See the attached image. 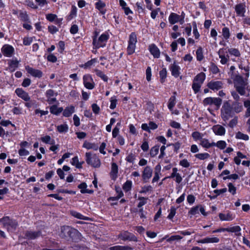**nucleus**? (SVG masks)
Wrapping results in <instances>:
<instances>
[{
	"label": "nucleus",
	"mask_w": 250,
	"mask_h": 250,
	"mask_svg": "<svg viewBox=\"0 0 250 250\" xmlns=\"http://www.w3.org/2000/svg\"><path fill=\"white\" fill-rule=\"evenodd\" d=\"M159 146H155L152 147L150 151V155L152 157L155 156L159 152Z\"/></svg>",
	"instance_id": "nucleus-41"
},
{
	"label": "nucleus",
	"mask_w": 250,
	"mask_h": 250,
	"mask_svg": "<svg viewBox=\"0 0 250 250\" xmlns=\"http://www.w3.org/2000/svg\"><path fill=\"white\" fill-rule=\"evenodd\" d=\"M83 83L85 88L92 89L95 87V83L91 75L87 74L83 76Z\"/></svg>",
	"instance_id": "nucleus-6"
},
{
	"label": "nucleus",
	"mask_w": 250,
	"mask_h": 250,
	"mask_svg": "<svg viewBox=\"0 0 250 250\" xmlns=\"http://www.w3.org/2000/svg\"><path fill=\"white\" fill-rule=\"evenodd\" d=\"M219 242V239L217 237H206L197 241L198 243H217Z\"/></svg>",
	"instance_id": "nucleus-15"
},
{
	"label": "nucleus",
	"mask_w": 250,
	"mask_h": 250,
	"mask_svg": "<svg viewBox=\"0 0 250 250\" xmlns=\"http://www.w3.org/2000/svg\"><path fill=\"white\" fill-rule=\"evenodd\" d=\"M95 5L96 8L99 10H102L105 6V3L101 0H99L96 3Z\"/></svg>",
	"instance_id": "nucleus-58"
},
{
	"label": "nucleus",
	"mask_w": 250,
	"mask_h": 250,
	"mask_svg": "<svg viewBox=\"0 0 250 250\" xmlns=\"http://www.w3.org/2000/svg\"><path fill=\"white\" fill-rule=\"evenodd\" d=\"M63 110L62 107H58L57 105H54L50 107V112L54 115H58Z\"/></svg>",
	"instance_id": "nucleus-30"
},
{
	"label": "nucleus",
	"mask_w": 250,
	"mask_h": 250,
	"mask_svg": "<svg viewBox=\"0 0 250 250\" xmlns=\"http://www.w3.org/2000/svg\"><path fill=\"white\" fill-rule=\"evenodd\" d=\"M222 99L219 98L208 97L205 98L203 101L205 105H215L218 108L222 104Z\"/></svg>",
	"instance_id": "nucleus-5"
},
{
	"label": "nucleus",
	"mask_w": 250,
	"mask_h": 250,
	"mask_svg": "<svg viewBox=\"0 0 250 250\" xmlns=\"http://www.w3.org/2000/svg\"><path fill=\"white\" fill-rule=\"evenodd\" d=\"M246 83L243 84H237L235 85L236 92L241 96L245 95L246 94Z\"/></svg>",
	"instance_id": "nucleus-25"
},
{
	"label": "nucleus",
	"mask_w": 250,
	"mask_h": 250,
	"mask_svg": "<svg viewBox=\"0 0 250 250\" xmlns=\"http://www.w3.org/2000/svg\"><path fill=\"white\" fill-rule=\"evenodd\" d=\"M231 104V107L233 112L238 113L242 112L243 110V106L242 103L240 101H233Z\"/></svg>",
	"instance_id": "nucleus-10"
},
{
	"label": "nucleus",
	"mask_w": 250,
	"mask_h": 250,
	"mask_svg": "<svg viewBox=\"0 0 250 250\" xmlns=\"http://www.w3.org/2000/svg\"><path fill=\"white\" fill-rule=\"evenodd\" d=\"M170 213L168 214L167 218L169 219H172L176 213V208L172 207L170 208Z\"/></svg>",
	"instance_id": "nucleus-60"
},
{
	"label": "nucleus",
	"mask_w": 250,
	"mask_h": 250,
	"mask_svg": "<svg viewBox=\"0 0 250 250\" xmlns=\"http://www.w3.org/2000/svg\"><path fill=\"white\" fill-rule=\"evenodd\" d=\"M235 11L236 13L237 16L243 17L245 16L246 12V5L244 3H241L236 4L235 6Z\"/></svg>",
	"instance_id": "nucleus-7"
},
{
	"label": "nucleus",
	"mask_w": 250,
	"mask_h": 250,
	"mask_svg": "<svg viewBox=\"0 0 250 250\" xmlns=\"http://www.w3.org/2000/svg\"><path fill=\"white\" fill-rule=\"evenodd\" d=\"M118 172V167L117 164L113 163L111 165V171L110 172L111 175L113 179H115L117 177V173Z\"/></svg>",
	"instance_id": "nucleus-29"
},
{
	"label": "nucleus",
	"mask_w": 250,
	"mask_h": 250,
	"mask_svg": "<svg viewBox=\"0 0 250 250\" xmlns=\"http://www.w3.org/2000/svg\"><path fill=\"white\" fill-rule=\"evenodd\" d=\"M219 217L221 221H230L232 220L234 217L232 215V214L229 212L227 213V214L225 213H219Z\"/></svg>",
	"instance_id": "nucleus-18"
},
{
	"label": "nucleus",
	"mask_w": 250,
	"mask_h": 250,
	"mask_svg": "<svg viewBox=\"0 0 250 250\" xmlns=\"http://www.w3.org/2000/svg\"><path fill=\"white\" fill-rule=\"evenodd\" d=\"M83 146L87 149H92L95 150H98L99 146L95 144L91 143L87 141H85L83 144Z\"/></svg>",
	"instance_id": "nucleus-28"
},
{
	"label": "nucleus",
	"mask_w": 250,
	"mask_h": 250,
	"mask_svg": "<svg viewBox=\"0 0 250 250\" xmlns=\"http://www.w3.org/2000/svg\"><path fill=\"white\" fill-rule=\"evenodd\" d=\"M160 76L161 79V82H164V80L166 78L167 76V70L166 68L163 69L160 72Z\"/></svg>",
	"instance_id": "nucleus-56"
},
{
	"label": "nucleus",
	"mask_w": 250,
	"mask_h": 250,
	"mask_svg": "<svg viewBox=\"0 0 250 250\" xmlns=\"http://www.w3.org/2000/svg\"><path fill=\"white\" fill-rule=\"evenodd\" d=\"M120 237L123 240H129L133 241H137V238L134 236V235L127 231L121 234Z\"/></svg>",
	"instance_id": "nucleus-14"
},
{
	"label": "nucleus",
	"mask_w": 250,
	"mask_h": 250,
	"mask_svg": "<svg viewBox=\"0 0 250 250\" xmlns=\"http://www.w3.org/2000/svg\"><path fill=\"white\" fill-rule=\"evenodd\" d=\"M19 62L16 59L10 60L9 61L8 64L13 71L15 70L16 68L18 67Z\"/></svg>",
	"instance_id": "nucleus-32"
},
{
	"label": "nucleus",
	"mask_w": 250,
	"mask_h": 250,
	"mask_svg": "<svg viewBox=\"0 0 250 250\" xmlns=\"http://www.w3.org/2000/svg\"><path fill=\"white\" fill-rule=\"evenodd\" d=\"M228 52L231 55L235 57H239L240 53L239 51L236 48H231L228 49Z\"/></svg>",
	"instance_id": "nucleus-42"
},
{
	"label": "nucleus",
	"mask_w": 250,
	"mask_h": 250,
	"mask_svg": "<svg viewBox=\"0 0 250 250\" xmlns=\"http://www.w3.org/2000/svg\"><path fill=\"white\" fill-rule=\"evenodd\" d=\"M68 127L66 124H62L57 126V130L60 133H64L68 131Z\"/></svg>",
	"instance_id": "nucleus-38"
},
{
	"label": "nucleus",
	"mask_w": 250,
	"mask_h": 250,
	"mask_svg": "<svg viewBox=\"0 0 250 250\" xmlns=\"http://www.w3.org/2000/svg\"><path fill=\"white\" fill-rule=\"evenodd\" d=\"M200 145L204 148H209L214 146V142L209 143L208 140L203 138L200 141Z\"/></svg>",
	"instance_id": "nucleus-22"
},
{
	"label": "nucleus",
	"mask_w": 250,
	"mask_h": 250,
	"mask_svg": "<svg viewBox=\"0 0 250 250\" xmlns=\"http://www.w3.org/2000/svg\"><path fill=\"white\" fill-rule=\"evenodd\" d=\"M172 75L175 77H178L180 74V67L174 62L170 67Z\"/></svg>",
	"instance_id": "nucleus-23"
},
{
	"label": "nucleus",
	"mask_w": 250,
	"mask_h": 250,
	"mask_svg": "<svg viewBox=\"0 0 250 250\" xmlns=\"http://www.w3.org/2000/svg\"><path fill=\"white\" fill-rule=\"evenodd\" d=\"M14 51L13 47L9 45H4L2 48L3 54L6 57H11L13 55Z\"/></svg>",
	"instance_id": "nucleus-11"
},
{
	"label": "nucleus",
	"mask_w": 250,
	"mask_h": 250,
	"mask_svg": "<svg viewBox=\"0 0 250 250\" xmlns=\"http://www.w3.org/2000/svg\"><path fill=\"white\" fill-rule=\"evenodd\" d=\"M192 137L195 141H200L203 138V135L198 131H195L192 133Z\"/></svg>",
	"instance_id": "nucleus-45"
},
{
	"label": "nucleus",
	"mask_w": 250,
	"mask_h": 250,
	"mask_svg": "<svg viewBox=\"0 0 250 250\" xmlns=\"http://www.w3.org/2000/svg\"><path fill=\"white\" fill-rule=\"evenodd\" d=\"M214 133L217 135H224L226 132L225 128L221 125H217L212 127Z\"/></svg>",
	"instance_id": "nucleus-13"
},
{
	"label": "nucleus",
	"mask_w": 250,
	"mask_h": 250,
	"mask_svg": "<svg viewBox=\"0 0 250 250\" xmlns=\"http://www.w3.org/2000/svg\"><path fill=\"white\" fill-rule=\"evenodd\" d=\"M70 213L71 215H72L74 217L79 219H82V220H89V218L88 217L84 216L82 214H81L80 213H79L74 210H71L70 211Z\"/></svg>",
	"instance_id": "nucleus-27"
},
{
	"label": "nucleus",
	"mask_w": 250,
	"mask_h": 250,
	"mask_svg": "<svg viewBox=\"0 0 250 250\" xmlns=\"http://www.w3.org/2000/svg\"><path fill=\"white\" fill-rule=\"evenodd\" d=\"M138 199L140 201L138 205V208H141L143 206L145 205L146 204V201L148 199L147 198H145L144 197H140Z\"/></svg>",
	"instance_id": "nucleus-51"
},
{
	"label": "nucleus",
	"mask_w": 250,
	"mask_h": 250,
	"mask_svg": "<svg viewBox=\"0 0 250 250\" xmlns=\"http://www.w3.org/2000/svg\"><path fill=\"white\" fill-rule=\"evenodd\" d=\"M3 226L6 228L8 231H14L18 226V222L14 220L10 219L9 217H4L0 220Z\"/></svg>",
	"instance_id": "nucleus-2"
},
{
	"label": "nucleus",
	"mask_w": 250,
	"mask_h": 250,
	"mask_svg": "<svg viewBox=\"0 0 250 250\" xmlns=\"http://www.w3.org/2000/svg\"><path fill=\"white\" fill-rule=\"evenodd\" d=\"M78 188L81 189V192L85 193L88 192V190L86 189L87 185L85 183H82L78 186Z\"/></svg>",
	"instance_id": "nucleus-53"
},
{
	"label": "nucleus",
	"mask_w": 250,
	"mask_h": 250,
	"mask_svg": "<svg viewBox=\"0 0 250 250\" xmlns=\"http://www.w3.org/2000/svg\"><path fill=\"white\" fill-rule=\"evenodd\" d=\"M110 250H132V249L128 246H116L110 247Z\"/></svg>",
	"instance_id": "nucleus-37"
},
{
	"label": "nucleus",
	"mask_w": 250,
	"mask_h": 250,
	"mask_svg": "<svg viewBox=\"0 0 250 250\" xmlns=\"http://www.w3.org/2000/svg\"><path fill=\"white\" fill-rule=\"evenodd\" d=\"M196 57L198 61H201L203 59V51L201 47H199L196 50Z\"/></svg>",
	"instance_id": "nucleus-46"
},
{
	"label": "nucleus",
	"mask_w": 250,
	"mask_h": 250,
	"mask_svg": "<svg viewBox=\"0 0 250 250\" xmlns=\"http://www.w3.org/2000/svg\"><path fill=\"white\" fill-rule=\"evenodd\" d=\"M41 234L40 231H27L25 233L26 237L28 239H34L39 237Z\"/></svg>",
	"instance_id": "nucleus-21"
},
{
	"label": "nucleus",
	"mask_w": 250,
	"mask_h": 250,
	"mask_svg": "<svg viewBox=\"0 0 250 250\" xmlns=\"http://www.w3.org/2000/svg\"><path fill=\"white\" fill-rule=\"evenodd\" d=\"M231 95L234 100V101H240V97L236 91H232L231 92Z\"/></svg>",
	"instance_id": "nucleus-59"
},
{
	"label": "nucleus",
	"mask_w": 250,
	"mask_h": 250,
	"mask_svg": "<svg viewBox=\"0 0 250 250\" xmlns=\"http://www.w3.org/2000/svg\"><path fill=\"white\" fill-rule=\"evenodd\" d=\"M152 169L150 167H146L143 173L142 177L144 180L149 179L152 176Z\"/></svg>",
	"instance_id": "nucleus-16"
},
{
	"label": "nucleus",
	"mask_w": 250,
	"mask_h": 250,
	"mask_svg": "<svg viewBox=\"0 0 250 250\" xmlns=\"http://www.w3.org/2000/svg\"><path fill=\"white\" fill-rule=\"evenodd\" d=\"M137 42V36L134 32L131 33L129 36L128 43L136 45Z\"/></svg>",
	"instance_id": "nucleus-36"
},
{
	"label": "nucleus",
	"mask_w": 250,
	"mask_h": 250,
	"mask_svg": "<svg viewBox=\"0 0 250 250\" xmlns=\"http://www.w3.org/2000/svg\"><path fill=\"white\" fill-rule=\"evenodd\" d=\"M15 92L16 94L20 98L26 101H28L30 100V97L28 94L23 90L21 88H17Z\"/></svg>",
	"instance_id": "nucleus-12"
},
{
	"label": "nucleus",
	"mask_w": 250,
	"mask_h": 250,
	"mask_svg": "<svg viewBox=\"0 0 250 250\" xmlns=\"http://www.w3.org/2000/svg\"><path fill=\"white\" fill-rule=\"evenodd\" d=\"M56 18L57 15L53 14H48L46 15V19L50 21H53Z\"/></svg>",
	"instance_id": "nucleus-64"
},
{
	"label": "nucleus",
	"mask_w": 250,
	"mask_h": 250,
	"mask_svg": "<svg viewBox=\"0 0 250 250\" xmlns=\"http://www.w3.org/2000/svg\"><path fill=\"white\" fill-rule=\"evenodd\" d=\"M201 86V84L193 81V84L192 85V88L194 92H195V93H197V92H198L199 91Z\"/></svg>",
	"instance_id": "nucleus-50"
},
{
	"label": "nucleus",
	"mask_w": 250,
	"mask_h": 250,
	"mask_svg": "<svg viewBox=\"0 0 250 250\" xmlns=\"http://www.w3.org/2000/svg\"><path fill=\"white\" fill-rule=\"evenodd\" d=\"M234 86L237 84H245L243 77L240 75H236L233 79Z\"/></svg>",
	"instance_id": "nucleus-34"
},
{
	"label": "nucleus",
	"mask_w": 250,
	"mask_h": 250,
	"mask_svg": "<svg viewBox=\"0 0 250 250\" xmlns=\"http://www.w3.org/2000/svg\"><path fill=\"white\" fill-rule=\"evenodd\" d=\"M75 108L73 106L67 107L63 111V115L65 117H69L73 112Z\"/></svg>",
	"instance_id": "nucleus-31"
},
{
	"label": "nucleus",
	"mask_w": 250,
	"mask_h": 250,
	"mask_svg": "<svg viewBox=\"0 0 250 250\" xmlns=\"http://www.w3.org/2000/svg\"><path fill=\"white\" fill-rule=\"evenodd\" d=\"M214 146H216L221 149H223L227 146V143L224 141H219L217 143H214Z\"/></svg>",
	"instance_id": "nucleus-43"
},
{
	"label": "nucleus",
	"mask_w": 250,
	"mask_h": 250,
	"mask_svg": "<svg viewBox=\"0 0 250 250\" xmlns=\"http://www.w3.org/2000/svg\"><path fill=\"white\" fill-rule=\"evenodd\" d=\"M83 162L82 163L79 162L78 157L77 156H75L72 158L71 164L73 165L76 166L77 168H81L82 167V164L83 163Z\"/></svg>",
	"instance_id": "nucleus-35"
},
{
	"label": "nucleus",
	"mask_w": 250,
	"mask_h": 250,
	"mask_svg": "<svg viewBox=\"0 0 250 250\" xmlns=\"http://www.w3.org/2000/svg\"><path fill=\"white\" fill-rule=\"evenodd\" d=\"M210 69L211 71L213 74H217L219 72V68H218L217 65L213 63H211V64L210 65Z\"/></svg>",
	"instance_id": "nucleus-55"
},
{
	"label": "nucleus",
	"mask_w": 250,
	"mask_h": 250,
	"mask_svg": "<svg viewBox=\"0 0 250 250\" xmlns=\"http://www.w3.org/2000/svg\"><path fill=\"white\" fill-rule=\"evenodd\" d=\"M46 97H53L57 96V93H55L52 89L47 90L45 93Z\"/></svg>",
	"instance_id": "nucleus-57"
},
{
	"label": "nucleus",
	"mask_w": 250,
	"mask_h": 250,
	"mask_svg": "<svg viewBox=\"0 0 250 250\" xmlns=\"http://www.w3.org/2000/svg\"><path fill=\"white\" fill-rule=\"evenodd\" d=\"M236 137L239 139H242L244 140H248L249 136L247 134H245L241 132H238L236 135Z\"/></svg>",
	"instance_id": "nucleus-47"
},
{
	"label": "nucleus",
	"mask_w": 250,
	"mask_h": 250,
	"mask_svg": "<svg viewBox=\"0 0 250 250\" xmlns=\"http://www.w3.org/2000/svg\"><path fill=\"white\" fill-rule=\"evenodd\" d=\"M195 157L201 160H204L210 157V155L208 153H198L195 155Z\"/></svg>",
	"instance_id": "nucleus-39"
},
{
	"label": "nucleus",
	"mask_w": 250,
	"mask_h": 250,
	"mask_svg": "<svg viewBox=\"0 0 250 250\" xmlns=\"http://www.w3.org/2000/svg\"><path fill=\"white\" fill-rule=\"evenodd\" d=\"M77 14V8L75 6H72V9L68 17L69 20H71L76 16Z\"/></svg>",
	"instance_id": "nucleus-49"
},
{
	"label": "nucleus",
	"mask_w": 250,
	"mask_h": 250,
	"mask_svg": "<svg viewBox=\"0 0 250 250\" xmlns=\"http://www.w3.org/2000/svg\"><path fill=\"white\" fill-rule=\"evenodd\" d=\"M241 229L239 226H235L227 228V231L235 233L236 236H240L241 235Z\"/></svg>",
	"instance_id": "nucleus-20"
},
{
	"label": "nucleus",
	"mask_w": 250,
	"mask_h": 250,
	"mask_svg": "<svg viewBox=\"0 0 250 250\" xmlns=\"http://www.w3.org/2000/svg\"><path fill=\"white\" fill-rule=\"evenodd\" d=\"M180 165L184 167H189L190 164L189 163L187 159H183L182 160L180 163Z\"/></svg>",
	"instance_id": "nucleus-63"
},
{
	"label": "nucleus",
	"mask_w": 250,
	"mask_h": 250,
	"mask_svg": "<svg viewBox=\"0 0 250 250\" xmlns=\"http://www.w3.org/2000/svg\"><path fill=\"white\" fill-rule=\"evenodd\" d=\"M176 98L175 96H172L170 98L168 104V108L172 111L173 107L175 104Z\"/></svg>",
	"instance_id": "nucleus-44"
},
{
	"label": "nucleus",
	"mask_w": 250,
	"mask_h": 250,
	"mask_svg": "<svg viewBox=\"0 0 250 250\" xmlns=\"http://www.w3.org/2000/svg\"><path fill=\"white\" fill-rule=\"evenodd\" d=\"M228 187L229 192L231 193L233 195L236 193V188L231 183L229 184Z\"/></svg>",
	"instance_id": "nucleus-62"
},
{
	"label": "nucleus",
	"mask_w": 250,
	"mask_h": 250,
	"mask_svg": "<svg viewBox=\"0 0 250 250\" xmlns=\"http://www.w3.org/2000/svg\"><path fill=\"white\" fill-rule=\"evenodd\" d=\"M25 69L33 77L40 78L42 76V72L40 70L34 69L29 66H26Z\"/></svg>",
	"instance_id": "nucleus-8"
},
{
	"label": "nucleus",
	"mask_w": 250,
	"mask_h": 250,
	"mask_svg": "<svg viewBox=\"0 0 250 250\" xmlns=\"http://www.w3.org/2000/svg\"><path fill=\"white\" fill-rule=\"evenodd\" d=\"M180 17L179 15H177L176 13H172L170 14L169 18H168V21L171 24H174L175 23L179 21L180 22Z\"/></svg>",
	"instance_id": "nucleus-19"
},
{
	"label": "nucleus",
	"mask_w": 250,
	"mask_h": 250,
	"mask_svg": "<svg viewBox=\"0 0 250 250\" xmlns=\"http://www.w3.org/2000/svg\"><path fill=\"white\" fill-rule=\"evenodd\" d=\"M96 74L98 76L100 77L101 79H102L104 82H107L108 80V77L104 73L100 70L96 71Z\"/></svg>",
	"instance_id": "nucleus-52"
},
{
	"label": "nucleus",
	"mask_w": 250,
	"mask_h": 250,
	"mask_svg": "<svg viewBox=\"0 0 250 250\" xmlns=\"http://www.w3.org/2000/svg\"><path fill=\"white\" fill-rule=\"evenodd\" d=\"M95 36L93 40V44L96 48L104 47L105 45L106 42L109 38V36L106 34H102L98 39Z\"/></svg>",
	"instance_id": "nucleus-4"
},
{
	"label": "nucleus",
	"mask_w": 250,
	"mask_h": 250,
	"mask_svg": "<svg viewBox=\"0 0 250 250\" xmlns=\"http://www.w3.org/2000/svg\"><path fill=\"white\" fill-rule=\"evenodd\" d=\"M206 78V75L204 73L201 72L198 74L194 79L193 81L200 84H202Z\"/></svg>",
	"instance_id": "nucleus-24"
},
{
	"label": "nucleus",
	"mask_w": 250,
	"mask_h": 250,
	"mask_svg": "<svg viewBox=\"0 0 250 250\" xmlns=\"http://www.w3.org/2000/svg\"><path fill=\"white\" fill-rule=\"evenodd\" d=\"M223 83L221 81H211L208 83V87L212 90H218L223 87Z\"/></svg>",
	"instance_id": "nucleus-9"
},
{
	"label": "nucleus",
	"mask_w": 250,
	"mask_h": 250,
	"mask_svg": "<svg viewBox=\"0 0 250 250\" xmlns=\"http://www.w3.org/2000/svg\"><path fill=\"white\" fill-rule=\"evenodd\" d=\"M230 31L229 28L225 27L222 29V36L225 39H228L230 37Z\"/></svg>",
	"instance_id": "nucleus-40"
},
{
	"label": "nucleus",
	"mask_w": 250,
	"mask_h": 250,
	"mask_svg": "<svg viewBox=\"0 0 250 250\" xmlns=\"http://www.w3.org/2000/svg\"><path fill=\"white\" fill-rule=\"evenodd\" d=\"M244 106L247 109L245 116L246 117H250V100H245L244 102Z\"/></svg>",
	"instance_id": "nucleus-33"
},
{
	"label": "nucleus",
	"mask_w": 250,
	"mask_h": 250,
	"mask_svg": "<svg viewBox=\"0 0 250 250\" xmlns=\"http://www.w3.org/2000/svg\"><path fill=\"white\" fill-rule=\"evenodd\" d=\"M223 49H220L218 52L219 58L221 59L220 62L222 64H226L229 60V56H227V57L225 56L223 54Z\"/></svg>",
	"instance_id": "nucleus-26"
},
{
	"label": "nucleus",
	"mask_w": 250,
	"mask_h": 250,
	"mask_svg": "<svg viewBox=\"0 0 250 250\" xmlns=\"http://www.w3.org/2000/svg\"><path fill=\"white\" fill-rule=\"evenodd\" d=\"M182 238V237L181 236H180V235H172L171 237H170L169 238H168L167 240V242H170L171 241H174V240H181Z\"/></svg>",
	"instance_id": "nucleus-61"
},
{
	"label": "nucleus",
	"mask_w": 250,
	"mask_h": 250,
	"mask_svg": "<svg viewBox=\"0 0 250 250\" xmlns=\"http://www.w3.org/2000/svg\"><path fill=\"white\" fill-rule=\"evenodd\" d=\"M149 51L151 54L155 57V58H159L160 57V51L158 48L155 44H151L149 46Z\"/></svg>",
	"instance_id": "nucleus-17"
},
{
	"label": "nucleus",
	"mask_w": 250,
	"mask_h": 250,
	"mask_svg": "<svg viewBox=\"0 0 250 250\" xmlns=\"http://www.w3.org/2000/svg\"><path fill=\"white\" fill-rule=\"evenodd\" d=\"M85 161L87 164L94 167H99L101 166V161L96 154H92L90 152L85 153Z\"/></svg>",
	"instance_id": "nucleus-3"
},
{
	"label": "nucleus",
	"mask_w": 250,
	"mask_h": 250,
	"mask_svg": "<svg viewBox=\"0 0 250 250\" xmlns=\"http://www.w3.org/2000/svg\"><path fill=\"white\" fill-rule=\"evenodd\" d=\"M136 48V45L128 43L127 48V52L128 55L132 54L134 52Z\"/></svg>",
	"instance_id": "nucleus-48"
},
{
	"label": "nucleus",
	"mask_w": 250,
	"mask_h": 250,
	"mask_svg": "<svg viewBox=\"0 0 250 250\" xmlns=\"http://www.w3.org/2000/svg\"><path fill=\"white\" fill-rule=\"evenodd\" d=\"M132 182L129 181H127L123 186V189L125 191H128L131 189Z\"/></svg>",
	"instance_id": "nucleus-54"
},
{
	"label": "nucleus",
	"mask_w": 250,
	"mask_h": 250,
	"mask_svg": "<svg viewBox=\"0 0 250 250\" xmlns=\"http://www.w3.org/2000/svg\"><path fill=\"white\" fill-rule=\"evenodd\" d=\"M234 115V112L231 107L230 103L229 101L225 102L221 109V115L222 119L224 121H227L232 117Z\"/></svg>",
	"instance_id": "nucleus-1"
}]
</instances>
